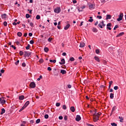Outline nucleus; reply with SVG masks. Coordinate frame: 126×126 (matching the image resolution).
I'll return each mask as SVG.
<instances>
[{
	"label": "nucleus",
	"mask_w": 126,
	"mask_h": 126,
	"mask_svg": "<svg viewBox=\"0 0 126 126\" xmlns=\"http://www.w3.org/2000/svg\"><path fill=\"white\" fill-rule=\"evenodd\" d=\"M102 114V113H95L94 115H93V120L94 122H96L97 121H99V117H100V116H101V115Z\"/></svg>",
	"instance_id": "f257e3e1"
},
{
	"label": "nucleus",
	"mask_w": 126,
	"mask_h": 126,
	"mask_svg": "<svg viewBox=\"0 0 126 126\" xmlns=\"http://www.w3.org/2000/svg\"><path fill=\"white\" fill-rule=\"evenodd\" d=\"M104 21H102L99 24H98V26L99 28L102 29L103 27H105V26H106V24H104Z\"/></svg>",
	"instance_id": "f03ea898"
},
{
	"label": "nucleus",
	"mask_w": 126,
	"mask_h": 126,
	"mask_svg": "<svg viewBox=\"0 0 126 126\" xmlns=\"http://www.w3.org/2000/svg\"><path fill=\"white\" fill-rule=\"evenodd\" d=\"M32 52L29 51H25V54L24 55V57L26 58V57H29L31 56V54Z\"/></svg>",
	"instance_id": "7ed1b4c3"
},
{
	"label": "nucleus",
	"mask_w": 126,
	"mask_h": 126,
	"mask_svg": "<svg viewBox=\"0 0 126 126\" xmlns=\"http://www.w3.org/2000/svg\"><path fill=\"white\" fill-rule=\"evenodd\" d=\"M61 7H58L54 9V12H55V13H60V12H61Z\"/></svg>",
	"instance_id": "20e7f679"
},
{
	"label": "nucleus",
	"mask_w": 126,
	"mask_h": 126,
	"mask_svg": "<svg viewBox=\"0 0 126 126\" xmlns=\"http://www.w3.org/2000/svg\"><path fill=\"white\" fill-rule=\"evenodd\" d=\"M123 17H124V14H123V13H121L120 14L119 18L117 19V21H121V20H123Z\"/></svg>",
	"instance_id": "39448f33"
},
{
	"label": "nucleus",
	"mask_w": 126,
	"mask_h": 126,
	"mask_svg": "<svg viewBox=\"0 0 126 126\" xmlns=\"http://www.w3.org/2000/svg\"><path fill=\"white\" fill-rule=\"evenodd\" d=\"M30 87L31 88H35V87H36V84H35V82H31L30 84Z\"/></svg>",
	"instance_id": "423d86ee"
},
{
	"label": "nucleus",
	"mask_w": 126,
	"mask_h": 126,
	"mask_svg": "<svg viewBox=\"0 0 126 126\" xmlns=\"http://www.w3.org/2000/svg\"><path fill=\"white\" fill-rule=\"evenodd\" d=\"M106 29H108V30H112V28H111V26H112V24L109 23L106 25Z\"/></svg>",
	"instance_id": "0eeeda50"
},
{
	"label": "nucleus",
	"mask_w": 126,
	"mask_h": 126,
	"mask_svg": "<svg viewBox=\"0 0 126 126\" xmlns=\"http://www.w3.org/2000/svg\"><path fill=\"white\" fill-rule=\"evenodd\" d=\"M75 120L76 122H79L81 121V117H80V115H77Z\"/></svg>",
	"instance_id": "6e6552de"
},
{
	"label": "nucleus",
	"mask_w": 126,
	"mask_h": 126,
	"mask_svg": "<svg viewBox=\"0 0 126 126\" xmlns=\"http://www.w3.org/2000/svg\"><path fill=\"white\" fill-rule=\"evenodd\" d=\"M95 8V4H91L89 5V9H94Z\"/></svg>",
	"instance_id": "1a4fd4ad"
},
{
	"label": "nucleus",
	"mask_w": 126,
	"mask_h": 126,
	"mask_svg": "<svg viewBox=\"0 0 126 126\" xmlns=\"http://www.w3.org/2000/svg\"><path fill=\"white\" fill-rule=\"evenodd\" d=\"M85 46V43H84L83 41L81 42L80 44V48H84Z\"/></svg>",
	"instance_id": "9d476101"
},
{
	"label": "nucleus",
	"mask_w": 126,
	"mask_h": 126,
	"mask_svg": "<svg viewBox=\"0 0 126 126\" xmlns=\"http://www.w3.org/2000/svg\"><path fill=\"white\" fill-rule=\"evenodd\" d=\"M59 63L61 65L64 64V63H65V60H64V59H62L61 60V62H59Z\"/></svg>",
	"instance_id": "9b49d317"
},
{
	"label": "nucleus",
	"mask_w": 126,
	"mask_h": 126,
	"mask_svg": "<svg viewBox=\"0 0 126 126\" xmlns=\"http://www.w3.org/2000/svg\"><path fill=\"white\" fill-rule=\"evenodd\" d=\"M1 18H2V19H6V18H7V15H6V14H2Z\"/></svg>",
	"instance_id": "f8f14e48"
},
{
	"label": "nucleus",
	"mask_w": 126,
	"mask_h": 126,
	"mask_svg": "<svg viewBox=\"0 0 126 126\" xmlns=\"http://www.w3.org/2000/svg\"><path fill=\"white\" fill-rule=\"evenodd\" d=\"M24 98H25L24 95H20L19 96V100H24Z\"/></svg>",
	"instance_id": "ddd939ff"
},
{
	"label": "nucleus",
	"mask_w": 126,
	"mask_h": 126,
	"mask_svg": "<svg viewBox=\"0 0 126 126\" xmlns=\"http://www.w3.org/2000/svg\"><path fill=\"white\" fill-rule=\"evenodd\" d=\"M70 111L72 112V113H74L75 112V108H74V106H72L70 108Z\"/></svg>",
	"instance_id": "4468645a"
},
{
	"label": "nucleus",
	"mask_w": 126,
	"mask_h": 126,
	"mask_svg": "<svg viewBox=\"0 0 126 126\" xmlns=\"http://www.w3.org/2000/svg\"><path fill=\"white\" fill-rule=\"evenodd\" d=\"M70 27V25L69 24H68L64 28V30H67L68 28Z\"/></svg>",
	"instance_id": "2eb2a0df"
},
{
	"label": "nucleus",
	"mask_w": 126,
	"mask_h": 126,
	"mask_svg": "<svg viewBox=\"0 0 126 126\" xmlns=\"http://www.w3.org/2000/svg\"><path fill=\"white\" fill-rule=\"evenodd\" d=\"M94 59L95 61H96V62H98V63H100V59H99V57H98L97 56H95L94 57Z\"/></svg>",
	"instance_id": "dca6fc26"
},
{
	"label": "nucleus",
	"mask_w": 126,
	"mask_h": 126,
	"mask_svg": "<svg viewBox=\"0 0 126 126\" xmlns=\"http://www.w3.org/2000/svg\"><path fill=\"white\" fill-rule=\"evenodd\" d=\"M119 119H120V123H124V117L119 116Z\"/></svg>",
	"instance_id": "f3484780"
},
{
	"label": "nucleus",
	"mask_w": 126,
	"mask_h": 126,
	"mask_svg": "<svg viewBox=\"0 0 126 126\" xmlns=\"http://www.w3.org/2000/svg\"><path fill=\"white\" fill-rule=\"evenodd\" d=\"M125 35V32H122L120 33L118 35H117L116 36V37H121V36H123V35Z\"/></svg>",
	"instance_id": "a211bd4d"
},
{
	"label": "nucleus",
	"mask_w": 126,
	"mask_h": 126,
	"mask_svg": "<svg viewBox=\"0 0 126 126\" xmlns=\"http://www.w3.org/2000/svg\"><path fill=\"white\" fill-rule=\"evenodd\" d=\"M112 18V16L111 15H107L106 20H108V19H111Z\"/></svg>",
	"instance_id": "6ab92c4d"
},
{
	"label": "nucleus",
	"mask_w": 126,
	"mask_h": 126,
	"mask_svg": "<svg viewBox=\"0 0 126 126\" xmlns=\"http://www.w3.org/2000/svg\"><path fill=\"white\" fill-rule=\"evenodd\" d=\"M4 113H5V109H4V108H2L1 111L0 112V115H3Z\"/></svg>",
	"instance_id": "aec40b11"
},
{
	"label": "nucleus",
	"mask_w": 126,
	"mask_h": 126,
	"mask_svg": "<svg viewBox=\"0 0 126 126\" xmlns=\"http://www.w3.org/2000/svg\"><path fill=\"white\" fill-rule=\"evenodd\" d=\"M29 104H30V102L29 101H28L25 103L24 106L26 108V107H27V106H28V105H29Z\"/></svg>",
	"instance_id": "412c9836"
},
{
	"label": "nucleus",
	"mask_w": 126,
	"mask_h": 126,
	"mask_svg": "<svg viewBox=\"0 0 126 126\" xmlns=\"http://www.w3.org/2000/svg\"><path fill=\"white\" fill-rule=\"evenodd\" d=\"M61 73L62 74H65V73H66V71H65V70L62 69L61 70Z\"/></svg>",
	"instance_id": "4be33fe9"
},
{
	"label": "nucleus",
	"mask_w": 126,
	"mask_h": 126,
	"mask_svg": "<svg viewBox=\"0 0 126 126\" xmlns=\"http://www.w3.org/2000/svg\"><path fill=\"white\" fill-rule=\"evenodd\" d=\"M93 32H94V33H97L98 32V30L95 28H94L93 29Z\"/></svg>",
	"instance_id": "5701e85b"
},
{
	"label": "nucleus",
	"mask_w": 126,
	"mask_h": 126,
	"mask_svg": "<svg viewBox=\"0 0 126 126\" xmlns=\"http://www.w3.org/2000/svg\"><path fill=\"white\" fill-rule=\"evenodd\" d=\"M93 18V17H90V19L88 20L89 22H92L93 21H94V20Z\"/></svg>",
	"instance_id": "b1692460"
},
{
	"label": "nucleus",
	"mask_w": 126,
	"mask_h": 126,
	"mask_svg": "<svg viewBox=\"0 0 126 126\" xmlns=\"http://www.w3.org/2000/svg\"><path fill=\"white\" fill-rule=\"evenodd\" d=\"M5 102H6L5 100L2 99L1 101L0 102V104H2V105H3L4 104H5Z\"/></svg>",
	"instance_id": "393cba45"
},
{
	"label": "nucleus",
	"mask_w": 126,
	"mask_h": 126,
	"mask_svg": "<svg viewBox=\"0 0 126 126\" xmlns=\"http://www.w3.org/2000/svg\"><path fill=\"white\" fill-rule=\"evenodd\" d=\"M110 99H114V94L113 93L110 94Z\"/></svg>",
	"instance_id": "a878e982"
},
{
	"label": "nucleus",
	"mask_w": 126,
	"mask_h": 126,
	"mask_svg": "<svg viewBox=\"0 0 126 126\" xmlns=\"http://www.w3.org/2000/svg\"><path fill=\"white\" fill-rule=\"evenodd\" d=\"M44 50V52H45V53H48V52H49V48H48V47H45Z\"/></svg>",
	"instance_id": "bb28decb"
},
{
	"label": "nucleus",
	"mask_w": 126,
	"mask_h": 126,
	"mask_svg": "<svg viewBox=\"0 0 126 126\" xmlns=\"http://www.w3.org/2000/svg\"><path fill=\"white\" fill-rule=\"evenodd\" d=\"M17 35L19 36V37H21L22 36V33L20 32H18L17 33Z\"/></svg>",
	"instance_id": "cd10ccee"
},
{
	"label": "nucleus",
	"mask_w": 126,
	"mask_h": 126,
	"mask_svg": "<svg viewBox=\"0 0 126 126\" xmlns=\"http://www.w3.org/2000/svg\"><path fill=\"white\" fill-rule=\"evenodd\" d=\"M49 62H50V63H55L57 62V61H56V60H50L49 61Z\"/></svg>",
	"instance_id": "c85d7f7f"
},
{
	"label": "nucleus",
	"mask_w": 126,
	"mask_h": 126,
	"mask_svg": "<svg viewBox=\"0 0 126 126\" xmlns=\"http://www.w3.org/2000/svg\"><path fill=\"white\" fill-rule=\"evenodd\" d=\"M39 63H44V60L40 59L39 61Z\"/></svg>",
	"instance_id": "c756f323"
},
{
	"label": "nucleus",
	"mask_w": 126,
	"mask_h": 126,
	"mask_svg": "<svg viewBox=\"0 0 126 126\" xmlns=\"http://www.w3.org/2000/svg\"><path fill=\"white\" fill-rule=\"evenodd\" d=\"M24 54V52H23V51H20L19 52V55L20 56H23V54Z\"/></svg>",
	"instance_id": "7c9ffc66"
},
{
	"label": "nucleus",
	"mask_w": 126,
	"mask_h": 126,
	"mask_svg": "<svg viewBox=\"0 0 126 126\" xmlns=\"http://www.w3.org/2000/svg\"><path fill=\"white\" fill-rule=\"evenodd\" d=\"M53 41V38H49L48 39V41L49 42V43H51Z\"/></svg>",
	"instance_id": "2f4dec72"
},
{
	"label": "nucleus",
	"mask_w": 126,
	"mask_h": 126,
	"mask_svg": "<svg viewBox=\"0 0 126 126\" xmlns=\"http://www.w3.org/2000/svg\"><path fill=\"white\" fill-rule=\"evenodd\" d=\"M40 18H41V17L40 16V15H36V19L37 20H39V19H40Z\"/></svg>",
	"instance_id": "473e14b6"
},
{
	"label": "nucleus",
	"mask_w": 126,
	"mask_h": 126,
	"mask_svg": "<svg viewBox=\"0 0 126 126\" xmlns=\"http://www.w3.org/2000/svg\"><path fill=\"white\" fill-rule=\"evenodd\" d=\"M41 122V120L40 119H38L36 120V124H39V123Z\"/></svg>",
	"instance_id": "72a5a7b5"
},
{
	"label": "nucleus",
	"mask_w": 126,
	"mask_h": 126,
	"mask_svg": "<svg viewBox=\"0 0 126 126\" xmlns=\"http://www.w3.org/2000/svg\"><path fill=\"white\" fill-rule=\"evenodd\" d=\"M30 44H28V46L26 47V50H29L30 49Z\"/></svg>",
	"instance_id": "f704fd0d"
},
{
	"label": "nucleus",
	"mask_w": 126,
	"mask_h": 126,
	"mask_svg": "<svg viewBox=\"0 0 126 126\" xmlns=\"http://www.w3.org/2000/svg\"><path fill=\"white\" fill-rule=\"evenodd\" d=\"M25 107L24 106H23L19 110V112H22V111H23L24 109H25Z\"/></svg>",
	"instance_id": "c9c22d12"
},
{
	"label": "nucleus",
	"mask_w": 126,
	"mask_h": 126,
	"mask_svg": "<svg viewBox=\"0 0 126 126\" xmlns=\"http://www.w3.org/2000/svg\"><path fill=\"white\" fill-rule=\"evenodd\" d=\"M69 61H70L71 62H74V58L73 57L70 58L69 59Z\"/></svg>",
	"instance_id": "e433bc0d"
},
{
	"label": "nucleus",
	"mask_w": 126,
	"mask_h": 126,
	"mask_svg": "<svg viewBox=\"0 0 126 126\" xmlns=\"http://www.w3.org/2000/svg\"><path fill=\"white\" fill-rule=\"evenodd\" d=\"M22 65L23 67H25V66H26V63H22Z\"/></svg>",
	"instance_id": "4c0bfd02"
},
{
	"label": "nucleus",
	"mask_w": 126,
	"mask_h": 126,
	"mask_svg": "<svg viewBox=\"0 0 126 126\" xmlns=\"http://www.w3.org/2000/svg\"><path fill=\"white\" fill-rule=\"evenodd\" d=\"M117 109V107L116 106H114L113 108H112V112H114V111H115V110H116Z\"/></svg>",
	"instance_id": "58836bf2"
},
{
	"label": "nucleus",
	"mask_w": 126,
	"mask_h": 126,
	"mask_svg": "<svg viewBox=\"0 0 126 126\" xmlns=\"http://www.w3.org/2000/svg\"><path fill=\"white\" fill-rule=\"evenodd\" d=\"M95 53H96V54H100V51H99V49H96V50H95Z\"/></svg>",
	"instance_id": "ea45409f"
},
{
	"label": "nucleus",
	"mask_w": 126,
	"mask_h": 126,
	"mask_svg": "<svg viewBox=\"0 0 126 126\" xmlns=\"http://www.w3.org/2000/svg\"><path fill=\"white\" fill-rule=\"evenodd\" d=\"M56 107H60V106H61V103L57 102L56 104Z\"/></svg>",
	"instance_id": "a19ab883"
},
{
	"label": "nucleus",
	"mask_w": 126,
	"mask_h": 126,
	"mask_svg": "<svg viewBox=\"0 0 126 126\" xmlns=\"http://www.w3.org/2000/svg\"><path fill=\"white\" fill-rule=\"evenodd\" d=\"M111 126H117V124L115 123H111Z\"/></svg>",
	"instance_id": "79ce46f5"
},
{
	"label": "nucleus",
	"mask_w": 126,
	"mask_h": 126,
	"mask_svg": "<svg viewBox=\"0 0 126 126\" xmlns=\"http://www.w3.org/2000/svg\"><path fill=\"white\" fill-rule=\"evenodd\" d=\"M26 18H29L30 17V15H29V14H26Z\"/></svg>",
	"instance_id": "37998d69"
},
{
	"label": "nucleus",
	"mask_w": 126,
	"mask_h": 126,
	"mask_svg": "<svg viewBox=\"0 0 126 126\" xmlns=\"http://www.w3.org/2000/svg\"><path fill=\"white\" fill-rule=\"evenodd\" d=\"M3 25L4 26H7V22H6V21L4 22Z\"/></svg>",
	"instance_id": "c03bdc74"
},
{
	"label": "nucleus",
	"mask_w": 126,
	"mask_h": 126,
	"mask_svg": "<svg viewBox=\"0 0 126 126\" xmlns=\"http://www.w3.org/2000/svg\"><path fill=\"white\" fill-rule=\"evenodd\" d=\"M45 119H49V115L48 114H46L44 116Z\"/></svg>",
	"instance_id": "a18cd8bd"
},
{
	"label": "nucleus",
	"mask_w": 126,
	"mask_h": 126,
	"mask_svg": "<svg viewBox=\"0 0 126 126\" xmlns=\"http://www.w3.org/2000/svg\"><path fill=\"white\" fill-rule=\"evenodd\" d=\"M117 28H119V26L116 25V26H115V27L114 28L113 30H116L117 29Z\"/></svg>",
	"instance_id": "49530a36"
},
{
	"label": "nucleus",
	"mask_w": 126,
	"mask_h": 126,
	"mask_svg": "<svg viewBox=\"0 0 126 126\" xmlns=\"http://www.w3.org/2000/svg\"><path fill=\"white\" fill-rule=\"evenodd\" d=\"M30 26H31V27H34V24H33V23H32V22H31L30 23Z\"/></svg>",
	"instance_id": "de8ad7c7"
},
{
	"label": "nucleus",
	"mask_w": 126,
	"mask_h": 126,
	"mask_svg": "<svg viewBox=\"0 0 126 126\" xmlns=\"http://www.w3.org/2000/svg\"><path fill=\"white\" fill-rule=\"evenodd\" d=\"M114 90H118V89H119V87H118V86H115V87H114Z\"/></svg>",
	"instance_id": "09e8293b"
},
{
	"label": "nucleus",
	"mask_w": 126,
	"mask_h": 126,
	"mask_svg": "<svg viewBox=\"0 0 126 126\" xmlns=\"http://www.w3.org/2000/svg\"><path fill=\"white\" fill-rule=\"evenodd\" d=\"M19 63V60H18L17 62L15 63V64H16V65H17Z\"/></svg>",
	"instance_id": "8fccbe9b"
},
{
	"label": "nucleus",
	"mask_w": 126,
	"mask_h": 126,
	"mask_svg": "<svg viewBox=\"0 0 126 126\" xmlns=\"http://www.w3.org/2000/svg\"><path fill=\"white\" fill-rule=\"evenodd\" d=\"M63 110H66V106L65 105H63Z\"/></svg>",
	"instance_id": "3c124183"
},
{
	"label": "nucleus",
	"mask_w": 126,
	"mask_h": 126,
	"mask_svg": "<svg viewBox=\"0 0 126 126\" xmlns=\"http://www.w3.org/2000/svg\"><path fill=\"white\" fill-rule=\"evenodd\" d=\"M47 70H48L49 71H51L52 70V68H51V67H48L47 68Z\"/></svg>",
	"instance_id": "603ef678"
},
{
	"label": "nucleus",
	"mask_w": 126,
	"mask_h": 126,
	"mask_svg": "<svg viewBox=\"0 0 126 126\" xmlns=\"http://www.w3.org/2000/svg\"><path fill=\"white\" fill-rule=\"evenodd\" d=\"M100 1L102 3H105V2H106V0H100Z\"/></svg>",
	"instance_id": "864d4df0"
},
{
	"label": "nucleus",
	"mask_w": 126,
	"mask_h": 126,
	"mask_svg": "<svg viewBox=\"0 0 126 126\" xmlns=\"http://www.w3.org/2000/svg\"><path fill=\"white\" fill-rule=\"evenodd\" d=\"M97 18H98V19H102V16H97Z\"/></svg>",
	"instance_id": "5fc2aeb1"
},
{
	"label": "nucleus",
	"mask_w": 126,
	"mask_h": 126,
	"mask_svg": "<svg viewBox=\"0 0 126 126\" xmlns=\"http://www.w3.org/2000/svg\"><path fill=\"white\" fill-rule=\"evenodd\" d=\"M11 47L14 49V50H16V47L14 46V45H11Z\"/></svg>",
	"instance_id": "6e6d98bb"
},
{
	"label": "nucleus",
	"mask_w": 126,
	"mask_h": 126,
	"mask_svg": "<svg viewBox=\"0 0 126 126\" xmlns=\"http://www.w3.org/2000/svg\"><path fill=\"white\" fill-rule=\"evenodd\" d=\"M30 44H31L32 45H33V44H34V41H33V40H31V41H30Z\"/></svg>",
	"instance_id": "4d7b16f0"
},
{
	"label": "nucleus",
	"mask_w": 126,
	"mask_h": 126,
	"mask_svg": "<svg viewBox=\"0 0 126 126\" xmlns=\"http://www.w3.org/2000/svg\"><path fill=\"white\" fill-rule=\"evenodd\" d=\"M1 73H4V70L3 69H2L0 70Z\"/></svg>",
	"instance_id": "13d9d810"
},
{
	"label": "nucleus",
	"mask_w": 126,
	"mask_h": 126,
	"mask_svg": "<svg viewBox=\"0 0 126 126\" xmlns=\"http://www.w3.org/2000/svg\"><path fill=\"white\" fill-rule=\"evenodd\" d=\"M64 120H65V121H67V116H64Z\"/></svg>",
	"instance_id": "bf43d9fd"
},
{
	"label": "nucleus",
	"mask_w": 126,
	"mask_h": 126,
	"mask_svg": "<svg viewBox=\"0 0 126 126\" xmlns=\"http://www.w3.org/2000/svg\"><path fill=\"white\" fill-rule=\"evenodd\" d=\"M28 11H29L31 14H32V10L28 9Z\"/></svg>",
	"instance_id": "052dcab7"
},
{
	"label": "nucleus",
	"mask_w": 126,
	"mask_h": 126,
	"mask_svg": "<svg viewBox=\"0 0 126 126\" xmlns=\"http://www.w3.org/2000/svg\"><path fill=\"white\" fill-rule=\"evenodd\" d=\"M16 44L17 45H18V46H19L20 45V43L19 42V41H16Z\"/></svg>",
	"instance_id": "680f3d73"
},
{
	"label": "nucleus",
	"mask_w": 126,
	"mask_h": 126,
	"mask_svg": "<svg viewBox=\"0 0 126 126\" xmlns=\"http://www.w3.org/2000/svg\"><path fill=\"white\" fill-rule=\"evenodd\" d=\"M59 120H63V116H59Z\"/></svg>",
	"instance_id": "e2e57ef3"
},
{
	"label": "nucleus",
	"mask_w": 126,
	"mask_h": 126,
	"mask_svg": "<svg viewBox=\"0 0 126 126\" xmlns=\"http://www.w3.org/2000/svg\"><path fill=\"white\" fill-rule=\"evenodd\" d=\"M67 88H71V85H69H69H67Z\"/></svg>",
	"instance_id": "0e129e2a"
},
{
	"label": "nucleus",
	"mask_w": 126,
	"mask_h": 126,
	"mask_svg": "<svg viewBox=\"0 0 126 126\" xmlns=\"http://www.w3.org/2000/svg\"><path fill=\"white\" fill-rule=\"evenodd\" d=\"M62 56H66V53H65V52H63V53L62 54Z\"/></svg>",
	"instance_id": "69168bd1"
},
{
	"label": "nucleus",
	"mask_w": 126,
	"mask_h": 126,
	"mask_svg": "<svg viewBox=\"0 0 126 126\" xmlns=\"http://www.w3.org/2000/svg\"><path fill=\"white\" fill-rule=\"evenodd\" d=\"M113 84V81H111L109 82V85H112Z\"/></svg>",
	"instance_id": "338daca9"
},
{
	"label": "nucleus",
	"mask_w": 126,
	"mask_h": 126,
	"mask_svg": "<svg viewBox=\"0 0 126 126\" xmlns=\"http://www.w3.org/2000/svg\"><path fill=\"white\" fill-rule=\"evenodd\" d=\"M87 126H94V125H91V124H87Z\"/></svg>",
	"instance_id": "774afa93"
}]
</instances>
